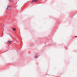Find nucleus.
<instances>
[{
  "label": "nucleus",
  "instance_id": "1",
  "mask_svg": "<svg viewBox=\"0 0 77 77\" xmlns=\"http://www.w3.org/2000/svg\"><path fill=\"white\" fill-rule=\"evenodd\" d=\"M12 41L8 40L7 42V43L8 44H11V43H12Z\"/></svg>",
  "mask_w": 77,
  "mask_h": 77
},
{
  "label": "nucleus",
  "instance_id": "2",
  "mask_svg": "<svg viewBox=\"0 0 77 77\" xmlns=\"http://www.w3.org/2000/svg\"><path fill=\"white\" fill-rule=\"evenodd\" d=\"M13 30V31H14V32H15V30H16V29L15 28H13L12 29Z\"/></svg>",
  "mask_w": 77,
  "mask_h": 77
},
{
  "label": "nucleus",
  "instance_id": "3",
  "mask_svg": "<svg viewBox=\"0 0 77 77\" xmlns=\"http://www.w3.org/2000/svg\"><path fill=\"white\" fill-rule=\"evenodd\" d=\"M33 2H35V3H36L37 2V0H34L33 1Z\"/></svg>",
  "mask_w": 77,
  "mask_h": 77
}]
</instances>
